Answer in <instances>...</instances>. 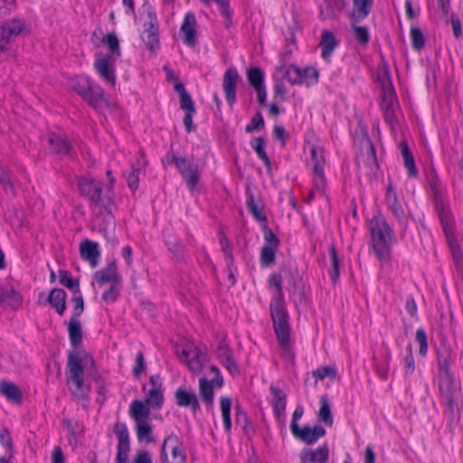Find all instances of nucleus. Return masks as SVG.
Returning a JSON list of instances; mask_svg holds the SVG:
<instances>
[{
    "label": "nucleus",
    "instance_id": "nucleus-1",
    "mask_svg": "<svg viewBox=\"0 0 463 463\" xmlns=\"http://www.w3.org/2000/svg\"><path fill=\"white\" fill-rule=\"evenodd\" d=\"M272 291V298L269 305L273 326L281 347L288 349L290 340V327L288 325V314L284 303L282 291V278L279 274H272L269 279Z\"/></svg>",
    "mask_w": 463,
    "mask_h": 463
},
{
    "label": "nucleus",
    "instance_id": "nucleus-2",
    "mask_svg": "<svg viewBox=\"0 0 463 463\" xmlns=\"http://www.w3.org/2000/svg\"><path fill=\"white\" fill-rule=\"evenodd\" d=\"M452 351L449 346H443L438 351L439 374L440 378L439 391L442 402L446 405L445 413L454 420L458 411V389L454 383L453 375L449 370Z\"/></svg>",
    "mask_w": 463,
    "mask_h": 463
},
{
    "label": "nucleus",
    "instance_id": "nucleus-3",
    "mask_svg": "<svg viewBox=\"0 0 463 463\" xmlns=\"http://www.w3.org/2000/svg\"><path fill=\"white\" fill-rule=\"evenodd\" d=\"M114 181L113 177H109V185L105 186L93 178L81 176L79 179L78 186L81 194L88 196L99 213L111 215L115 208L112 188Z\"/></svg>",
    "mask_w": 463,
    "mask_h": 463
},
{
    "label": "nucleus",
    "instance_id": "nucleus-4",
    "mask_svg": "<svg viewBox=\"0 0 463 463\" xmlns=\"http://www.w3.org/2000/svg\"><path fill=\"white\" fill-rule=\"evenodd\" d=\"M371 246L375 257L382 262L390 260L392 231L383 217L374 218L370 222Z\"/></svg>",
    "mask_w": 463,
    "mask_h": 463
},
{
    "label": "nucleus",
    "instance_id": "nucleus-5",
    "mask_svg": "<svg viewBox=\"0 0 463 463\" xmlns=\"http://www.w3.org/2000/svg\"><path fill=\"white\" fill-rule=\"evenodd\" d=\"M82 362L83 359L78 351L69 354L67 383L71 394L79 400L84 398L90 391L89 384L84 381Z\"/></svg>",
    "mask_w": 463,
    "mask_h": 463
},
{
    "label": "nucleus",
    "instance_id": "nucleus-6",
    "mask_svg": "<svg viewBox=\"0 0 463 463\" xmlns=\"http://www.w3.org/2000/svg\"><path fill=\"white\" fill-rule=\"evenodd\" d=\"M69 85L71 90L76 91L95 109H102L109 106L101 87L91 82L88 78L82 76L74 77L70 80Z\"/></svg>",
    "mask_w": 463,
    "mask_h": 463
},
{
    "label": "nucleus",
    "instance_id": "nucleus-7",
    "mask_svg": "<svg viewBox=\"0 0 463 463\" xmlns=\"http://www.w3.org/2000/svg\"><path fill=\"white\" fill-rule=\"evenodd\" d=\"M172 162L175 163L181 175L185 179L189 190L193 191L201 176L199 165L184 156H174Z\"/></svg>",
    "mask_w": 463,
    "mask_h": 463
},
{
    "label": "nucleus",
    "instance_id": "nucleus-8",
    "mask_svg": "<svg viewBox=\"0 0 463 463\" xmlns=\"http://www.w3.org/2000/svg\"><path fill=\"white\" fill-rule=\"evenodd\" d=\"M162 463H185L186 455L180 449L178 439L170 435L165 439L162 445Z\"/></svg>",
    "mask_w": 463,
    "mask_h": 463
},
{
    "label": "nucleus",
    "instance_id": "nucleus-9",
    "mask_svg": "<svg viewBox=\"0 0 463 463\" xmlns=\"http://www.w3.org/2000/svg\"><path fill=\"white\" fill-rule=\"evenodd\" d=\"M113 431L118 438L116 463H128L130 450L129 432L127 425L117 421Z\"/></svg>",
    "mask_w": 463,
    "mask_h": 463
},
{
    "label": "nucleus",
    "instance_id": "nucleus-10",
    "mask_svg": "<svg viewBox=\"0 0 463 463\" xmlns=\"http://www.w3.org/2000/svg\"><path fill=\"white\" fill-rule=\"evenodd\" d=\"M176 354L184 361L190 371L194 373H199L202 371L203 365L206 362L205 353L198 346H192L189 349H183L181 353L176 350Z\"/></svg>",
    "mask_w": 463,
    "mask_h": 463
},
{
    "label": "nucleus",
    "instance_id": "nucleus-11",
    "mask_svg": "<svg viewBox=\"0 0 463 463\" xmlns=\"http://www.w3.org/2000/svg\"><path fill=\"white\" fill-rule=\"evenodd\" d=\"M385 203L392 216L396 219L402 228L405 230L408 223V215L403 209V206L399 200L397 194L393 190L392 183L389 184L387 188Z\"/></svg>",
    "mask_w": 463,
    "mask_h": 463
},
{
    "label": "nucleus",
    "instance_id": "nucleus-12",
    "mask_svg": "<svg viewBox=\"0 0 463 463\" xmlns=\"http://www.w3.org/2000/svg\"><path fill=\"white\" fill-rule=\"evenodd\" d=\"M311 162L313 164V179L316 188L323 191L326 186V178L324 175L325 156L324 149L319 146H312Z\"/></svg>",
    "mask_w": 463,
    "mask_h": 463
},
{
    "label": "nucleus",
    "instance_id": "nucleus-13",
    "mask_svg": "<svg viewBox=\"0 0 463 463\" xmlns=\"http://www.w3.org/2000/svg\"><path fill=\"white\" fill-rule=\"evenodd\" d=\"M144 26L145 30L142 33V40L149 50L154 51L159 44L156 16L149 13Z\"/></svg>",
    "mask_w": 463,
    "mask_h": 463
},
{
    "label": "nucleus",
    "instance_id": "nucleus-14",
    "mask_svg": "<svg viewBox=\"0 0 463 463\" xmlns=\"http://www.w3.org/2000/svg\"><path fill=\"white\" fill-rule=\"evenodd\" d=\"M110 60V56H99L94 62V67L99 77L104 81L114 86L116 76L113 69V62Z\"/></svg>",
    "mask_w": 463,
    "mask_h": 463
},
{
    "label": "nucleus",
    "instance_id": "nucleus-15",
    "mask_svg": "<svg viewBox=\"0 0 463 463\" xmlns=\"http://www.w3.org/2000/svg\"><path fill=\"white\" fill-rule=\"evenodd\" d=\"M239 80V74L235 68H229L222 80V88L225 99L229 104L232 105L236 100V87Z\"/></svg>",
    "mask_w": 463,
    "mask_h": 463
},
{
    "label": "nucleus",
    "instance_id": "nucleus-16",
    "mask_svg": "<svg viewBox=\"0 0 463 463\" xmlns=\"http://www.w3.org/2000/svg\"><path fill=\"white\" fill-rule=\"evenodd\" d=\"M47 142L53 153L59 155L61 157H72V147L69 141L65 138L56 134L51 133L47 137Z\"/></svg>",
    "mask_w": 463,
    "mask_h": 463
},
{
    "label": "nucleus",
    "instance_id": "nucleus-17",
    "mask_svg": "<svg viewBox=\"0 0 463 463\" xmlns=\"http://www.w3.org/2000/svg\"><path fill=\"white\" fill-rule=\"evenodd\" d=\"M175 402L179 407L191 408L195 412L200 410L196 393L184 388H178L175 393Z\"/></svg>",
    "mask_w": 463,
    "mask_h": 463
},
{
    "label": "nucleus",
    "instance_id": "nucleus-18",
    "mask_svg": "<svg viewBox=\"0 0 463 463\" xmlns=\"http://www.w3.org/2000/svg\"><path fill=\"white\" fill-rule=\"evenodd\" d=\"M94 281L102 286L106 283L119 284L120 278L117 271V266L115 262L108 264L104 269L98 270L93 276Z\"/></svg>",
    "mask_w": 463,
    "mask_h": 463
},
{
    "label": "nucleus",
    "instance_id": "nucleus-19",
    "mask_svg": "<svg viewBox=\"0 0 463 463\" xmlns=\"http://www.w3.org/2000/svg\"><path fill=\"white\" fill-rule=\"evenodd\" d=\"M196 20L192 13L185 14L183 24L180 29V34L183 42L188 46H194L196 41L195 31Z\"/></svg>",
    "mask_w": 463,
    "mask_h": 463
},
{
    "label": "nucleus",
    "instance_id": "nucleus-20",
    "mask_svg": "<svg viewBox=\"0 0 463 463\" xmlns=\"http://www.w3.org/2000/svg\"><path fill=\"white\" fill-rule=\"evenodd\" d=\"M80 257L88 261L92 268L98 265L100 251L97 242L85 240L80 245Z\"/></svg>",
    "mask_w": 463,
    "mask_h": 463
},
{
    "label": "nucleus",
    "instance_id": "nucleus-21",
    "mask_svg": "<svg viewBox=\"0 0 463 463\" xmlns=\"http://www.w3.org/2000/svg\"><path fill=\"white\" fill-rule=\"evenodd\" d=\"M292 433L297 439H301L307 444H313L317 442L319 438L325 436L326 430L322 426L317 425L314 428L307 426L302 429L298 428L296 432Z\"/></svg>",
    "mask_w": 463,
    "mask_h": 463
},
{
    "label": "nucleus",
    "instance_id": "nucleus-22",
    "mask_svg": "<svg viewBox=\"0 0 463 463\" xmlns=\"http://www.w3.org/2000/svg\"><path fill=\"white\" fill-rule=\"evenodd\" d=\"M21 303L22 297L19 292L7 286L0 287V307L17 308Z\"/></svg>",
    "mask_w": 463,
    "mask_h": 463
},
{
    "label": "nucleus",
    "instance_id": "nucleus-23",
    "mask_svg": "<svg viewBox=\"0 0 463 463\" xmlns=\"http://www.w3.org/2000/svg\"><path fill=\"white\" fill-rule=\"evenodd\" d=\"M270 392L272 394L271 403L273 406L274 413L278 420L284 418L286 410V394L279 388L271 385Z\"/></svg>",
    "mask_w": 463,
    "mask_h": 463
},
{
    "label": "nucleus",
    "instance_id": "nucleus-24",
    "mask_svg": "<svg viewBox=\"0 0 463 463\" xmlns=\"http://www.w3.org/2000/svg\"><path fill=\"white\" fill-rule=\"evenodd\" d=\"M0 394L14 404H21L23 402L20 389L12 382H0Z\"/></svg>",
    "mask_w": 463,
    "mask_h": 463
},
{
    "label": "nucleus",
    "instance_id": "nucleus-25",
    "mask_svg": "<svg viewBox=\"0 0 463 463\" xmlns=\"http://www.w3.org/2000/svg\"><path fill=\"white\" fill-rule=\"evenodd\" d=\"M338 41L331 31L324 30L321 34L319 46L322 49L321 56L324 60H327L333 53Z\"/></svg>",
    "mask_w": 463,
    "mask_h": 463
},
{
    "label": "nucleus",
    "instance_id": "nucleus-26",
    "mask_svg": "<svg viewBox=\"0 0 463 463\" xmlns=\"http://www.w3.org/2000/svg\"><path fill=\"white\" fill-rule=\"evenodd\" d=\"M217 354L222 364L232 374L239 373V367L234 361L232 352L225 344H222L218 347Z\"/></svg>",
    "mask_w": 463,
    "mask_h": 463
},
{
    "label": "nucleus",
    "instance_id": "nucleus-27",
    "mask_svg": "<svg viewBox=\"0 0 463 463\" xmlns=\"http://www.w3.org/2000/svg\"><path fill=\"white\" fill-rule=\"evenodd\" d=\"M24 23L18 18L5 21L0 25V30L7 36L9 43L13 41L14 37L19 35L24 29Z\"/></svg>",
    "mask_w": 463,
    "mask_h": 463
},
{
    "label": "nucleus",
    "instance_id": "nucleus-28",
    "mask_svg": "<svg viewBox=\"0 0 463 463\" xmlns=\"http://www.w3.org/2000/svg\"><path fill=\"white\" fill-rule=\"evenodd\" d=\"M213 385H215L214 383L212 381H208L206 378H201L199 380V393L203 400V402L205 403V405L209 408L213 407V399H214V392H213Z\"/></svg>",
    "mask_w": 463,
    "mask_h": 463
},
{
    "label": "nucleus",
    "instance_id": "nucleus-29",
    "mask_svg": "<svg viewBox=\"0 0 463 463\" xmlns=\"http://www.w3.org/2000/svg\"><path fill=\"white\" fill-rule=\"evenodd\" d=\"M66 293L61 288H54L51 291L48 301L59 315H62L66 309Z\"/></svg>",
    "mask_w": 463,
    "mask_h": 463
},
{
    "label": "nucleus",
    "instance_id": "nucleus-30",
    "mask_svg": "<svg viewBox=\"0 0 463 463\" xmlns=\"http://www.w3.org/2000/svg\"><path fill=\"white\" fill-rule=\"evenodd\" d=\"M68 330L71 344L74 348H77L82 339V328L80 320L76 317H71Z\"/></svg>",
    "mask_w": 463,
    "mask_h": 463
},
{
    "label": "nucleus",
    "instance_id": "nucleus-31",
    "mask_svg": "<svg viewBox=\"0 0 463 463\" xmlns=\"http://www.w3.org/2000/svg\"><path fill=\"white\" fill-rule=\"evenodd\" d=\"M399 146L401 149L402 156L403 158L404 166L407 168L409 175L411 177H416L418 171L411 151L410 150L408 145L404 142L401 143Z\"/></svg>",
    "mask_w": 463,
    "mask_h": 463
},
{
    "label": "nucleus",
    "instance_id": "nucleus-32",
    "mask_svg": "<svg viewBox=\"0 0 463 463\" xmlns=\"http://www.w3.org/2000/svg\"><path fill=\"white\" fill-rule=\"evenodd\" d=\"M149 412V409L141 401L135 400L130 404L129 414L135 422L147 420Z\"/></svg>",
    "mask_w": 463,
    "mask_h": 463
},
{
    "label": "nucleus",
    "instance_id": "nucleus-33",
    "mask_svg": "<svg viewBox=\"0 0 463 463\" xmlns=\"http://www.w3.org/2000/svg\"><path fill=\"white\" fill-rule=\"evenodd\" d=\"M372 0H354L352 17L355 22L364 19L370 13Z\"/></svg>",
    "mask_w": 463,
    "mask_h": 463
},
{
    "label": "nucleus",
    "instance_id": "nucleus-34",
    "mask_svg": "<svg viewBox=\"0 0 463 463\" xmlns=\"http://www.w3.org/2000/svg\"><path fill=\"white\" fill-rule=\"evenodd\" d=\"M329 257L331 267L329 269V275L334 283H335L339 278V266H340V259L336 252V249L334 244L329 246Z\"/></svg>",
    "mask_w": 463,
    "mask_h": 463
},
{
    "label": "nucleus",
    "instance_id": "nucleus-35",
    "mask_svg": "<svg viewBox=\"0 0 463 463\" xmlns=\"http://www.w3.org/2000/svg\"><path fill=\"white\" fill-rule=\"evenodd\" d=\"M279 72L281 75L286 78L292 84H301V80L299 78L300 75V67L296 65H288V66H281L279 68Z\"/></svg>",
    "mask_w": 463,
    "mask_h": 463
},
{
    "label": "nucleus",
    "instance_id": "nucleus-36",
    "mask_svg": "<svg viewBox=\"0 0 463 463\" xmlns=\"http://www.w3.org/2000/svg\"><path fill=\"white\" fill-rule=\"evenodd\" d=\"M220 406L222 411V417L223 420V426L227 432L231 430L232 420H231V407L232 400L229 397H222L220 401Z\"/></svg>",
    "mask_w": 463,
    "mask_h": 463
},
{
    "label": "nucleus",
    "instance_id": "nucleus-37",
    "mask_svg": "<svg viewBox=\"0 0 463 463\" xmlns=\"http://www.w3.org/2000/svg\"><path fill=\"white\" fill-rule=\"evenodd\" d=\"M320 409L318 411V419L324 422L326 426L333 425V417L331 413L330 405L326 396H322L320 399Z\"/></svg>",
    "mask_w": 463,
    "mask_h": 463
},
{
    "label": "nucleus",
    "instance_id": "nucleus-38",
    "mask_svg": "<svg viewBox=\"0 0 463 463\" xmlns=\"http://www.w3.org/2000/svg\"><path fill=\"white\" fill-rule=\"evenodd\" d=\"M247 78L250 84L254 88V90L264 87V73L263 71L258 68L253 67L248 70Z\"/></svg>",
    "mask_w": 463,
    "mask_h": 463
},
{
    "label": "nucleus",
    "instance_id": "nucleus-39",
    "mask_svg": "<svg viewBox=\"0 0 463 463\" xmlns=\"http://www.w3.org/2000/svg\"><path fill=\"white\" fill-rule=\"evenodd\" d=\"M299 78L301 84L310 86L317 82L318 71L314 67L300 68Z\"/></svg>",
    "mask_w": 463,
    "mask_h": 463
},
{
    "label": "nucleus",
    "instance_id": "nucleus-40",
    "mask_svg": "<svg viewBox=\"0 0 463 463\" xmlns=\"http://www.w3.org/2000/svg\"><path fill=\"white\" fill-rule=\"evenodd\" d=\"M136 430L138 440H145L147 443L153 440L151 425L147 420L136 422Z\"/></svg>",
    "mask_w": 463,
    "mask_h": 463
},
{
    "label": "nucleus",
    "instance_id": "nucleus-41",
    "mask_svg": "<svg viewBox=\"0 0 463 463\" xmlns=\"http://www.w3.org/2000/svg\"><path fill=\"white\" fill-rule=\"evenodd\" d=\"M439 219L443 227V231L447 238L454 235V222L450 213L445 209L439 211Z\"/></svg>",
    "mask_w": 463,
    "mask_h": 463
},
{
    "label": "nucleus",
    "instance_id": "nucleus-42",
    "mask_svg": "<svg viewBox=\"0 0 463 463\" xmlns=\"http://www.w3.org/2000/svg\"><path fill=\"white\" fill-rule=\"evenodd\" d=\"M266 142L262 137H255L251 141V146L259 156V157L264 162L266 166H270V160L265 152Z\"/></svg>",
    "mask_w": 463,
    "mask_h": 463
},
{
    "label": "nucleus",
    "instance_id": "nucleus-43",
    "mask_svg": "<svg viewBox=\"0 0 463 463\" xmlns=\"http://www.w3.org/2000/svg\"><path fill=\"white\" fill-rule=\"evenodd\" d=\"M366 156L365 165L370 172H374L378 167L376 152L374 146L369 141L366 144Z\"/></svg>",
    "mask_w": 463,
    "mask_h": 463
},
{
    "label": "nucleus",
    "instance_id": "nucleus-44",
    "mask_svg": "<svg viewBox=\"0 0 463 463\" xmlns=\"http://www.w3.org/2000/svg\"><path fill=\"white\" fill-rule=\"evenodd\" d=\"M164 402L162 389H151L148 392L146 402L154 407L160 408Z\"/></svg>",
    "mask_w": 463,
    "mask_h": 463
},
{
    "label": "nucleus",
    "instance_id": "nucleus-45",
    "mask_svg": "<svg viewBox=\"0 0 463 463\" xmlns=\"http://www.w3.org/2000/svg\"><path fill=\"white\" fill-rule=\"evenodd\" d=\"M247 206L250 210V212L252 213V215L258 220V221H265L266 217L262 214L260 208L259 204L255 202L253 194L251 193L248 192V197L246 201Z\"/></svg>",
    "mask_w": 463,
    "mask_h": 463
},
{
    "label": "nucleus",
    "instance_id": "nucleus-46",
    "mask_svg": "<svg viewBox=\"0 0 463 463\" xmlns=\"http://www.w3.org/2000/svg\"><path fill=\"white\" fill-rule=\"evenodd\" d=\"M60 282L68 288L74 290V293H78L80 291L79 282L74 280L70 272L66 270L60 271Z\"/></svg>",
    "mask_w": 463,
    "mask_h": 463
},
{
    "label": "nucleus",
    "instance_id": "nucleus-47",
    "mask_svg": "<svg viewBox=\"0 0 463 463\" xmlns=\"http://www.w3.org/2000/svg\"><path fill=\"white\" fill-rule=\"evenodd\" d=\"M219 241L220 244L222 246V250L223 251L226 262L228 265H231L233 262V257L232 253V249L230 247L228 239L226 235L223 233V232H219Z\"/></svg>",
    "mask_w": 463,
    "mask_h": 463
},
{
    "label": "nucleus",
    "instance_id": "nucleus-48",
    "mask_svg": "<svg viewBox=\"0 0 463 463\" xmlns=\"http://www.w3.org/2000/svg\"><path fill=\"white\" fill-rule=\"evenodd\" d=\"M411 38L412 42V47L415 50H420L425 43L423 34L420 28L416 26L411 27Z\"/></svg>",
    "mask_w": 463,
    "mask_h": 463
},
{
    "label": "nucleus",
    "instance_id": "nucleus-49",
    "mask_svg": "<svg viewBox=\"0 0 463 463\" xmlns=\"http://www.w3.org/2000/svg\"><path fill=\"white\" fill-rule=\"evenodd\" d=\"M353 33L355 40L361 44H366L369 41V32L367 27L353 25Z\"/></svg>",
    "mask_w": 463,
    "mask_h": 463
},
{
    "label": "nucleus",
    "instance_id": "nucleus-50",
    "mask_svg": "<svg viewBox=\"0 0 463 463\" xmlns=\"http://www.w3.org/2000/svg\"><path fill=\"white\" fill-rule=\"evenodd\" d=\"M313 375L319 380H323L326 377L334 379L336 376V370L333 366L321 367L314 371Z\"/></svg>",
    "mask_w": 463,
    "mask_h": 463
},
{
    "label": "nucleus",
    "instance_id": "nucleus-51",
    "mask_svg": "<svg viewBox=\"0 0 463 463\" xmlns=\"http://www.w3.org/2000/svg\"><path fill=\"white\" fill-rule=\"evenodd\" d=\"M447 239H448L450 251H451V254L453 256L455 262L458 265H461L462 260H463V253H462L461 250L458 248V246L457 245V243L455 242L454 235L449 236V238H447Z\"/></svg>",
    "mask_w": 463,
    "mask_h": 463
},
{
    "label": "nucleus",
    "instance_id": "nucleus-52",
    "mask_svg": "<svg viewBox=\"0 0 463 463\" xmlns=\"http://www.w3.org/2000/svg\"><path fill=\"white\" fill-rule=\"evenodd\" d=\"M416 340L420 345L419 353L420 355L424 356L427 354L428 343H427V335L423 328L417 329Z\"/></svg>",
    "mask_w": 463,
    "mask_h": 463
},
{
    "label": "nucleus",
    "instance_id": "nucleus-53",
    "mask_svg": "<svg viewBox=\"0 0 463 463\" xmlns=\"http://www.w3.org/2000/svg\"><path fill=\"white\" fill-rule=\"evenodd\" d=\"M328 448L326 445L312 450L313 463H326L328 459Z\"/></svg>",
    "mask_w": 463,
    "mask_h": 463
},
{
    "label": "nucleus",
    "instance_id": "nucleus-54",
    "mask_svg": "<svg viewBox=\"0 0 463 463\" xmlns=\"http://www.w3.org/2000/svg\"><path fill=\"white\" fill-rule=\"evenodd\" d=\"M275 248L263 246L261 250L260 260L264 266H269L275 260Z\"/></svg>",
    "mask_w": 463,
    "mask_h": 463
},
{
    "label": "nucleus",
    "instance_id": "nucleus-55",
    "mask_svg": "<svg viewBox=\"0 0 463 463\" xmlns=\"http://www.w3.org/2000/svg\"><path fill=\"white\" fill-rule=\"evenodd\" d=\"M103 42L108 46L109 50L111 52L112 54L116 53L117 55L119 54V44L118 40L116 34L109 33L106 37H104Z\"/></svg>",
    "mask_w": 463,
    "mask_h": 463
},
{
    "label": "nucleus",
    "instance_id": "nucleus-56",
    "mask_svg": "<svg viewBox=\"0 0 463 463\" xmlns=\"http://www.w3.org/2000/svg\"><path fill=\"white\" fill-rule=\"evenodd\" d=\"M146 370L145 357L142 352H138L136 356V365L133 368V375L138 379L140 374Z\"/></svg>",
    "mask_w": 463,
    "mask_h": 463
},
{
    "label": "nucleus",
    "instance_id": "nucleus-57",
    "mask_svg": "<svg viewBox=\"0 0 463 463\" xmlns=\"http://www.w3.org/2000/svg\"><path fill=\"white\" fill-rule=\"evenodd\" d=\"M72 301L74 303V308H73V314H72L71 317L78 318L84 310V301H83L82 296L80 295V291L78 293H74Z\"/></svg>",
    "mask_w": 463,
    "mask_h": 463
},
{
    "label": "nucleus",
    "instance_id": "nucleus-58",
    "mask_svg": "<svg viewBox=\"0 0 463 463\" xmlns=\"http://www.w3.org/2000/svg\"><path fill=\"white\" fill-rule=\"evenodd\" d=\"M139 173L140 167H133L132 171L128 175V185L133 191L137 190L138 187Z\"/></svg>",
    "mask_w": 463,
    "mask_h": 463
},
{
    "label": "nucleus",
    "instance_id": "nucleus-59",
    "mask_svg": "<svg viewBox=\"0 0 463 463\" xmlns=\"http://www.w3.org/2000/svg\"><path fill=\"white\" fill-rule=\"evenodd\" d=\"M292 298L293 301L297 303H302L305 301V290L302 283L300 281L294 283V288L292 291Z\"/></svg>",
    "mask_w": 463,
    "mask_h": 463
},
{
    "label": "nucleus",
    "instance_id": "nucleus-60",
    "mask_svg": "<svg viewBox=\"0 0 463 463\" xmlns=\"http://www.w3.org/2000/svg\"><path fill=\"white\" fill-rule=\"evenodd\" d=\"M408 354L404 357V364H405V374H411L415 368L414 359L412 355V346L411 345H408L407 346Z\"/></svg>",
    "mask_w": 463,
    "mask_h": 463
},
{
    "label": "nucleus",
    "instance_id": "nucleus-61",
    "mask_svg": "<svg viewBox=\"0 0 463 463\" xmlns=\"http://www.w3.org/2000/svg\"><path fill=\"white\" fill-rule=\"evenodd\" d=\"M118 284H111L109 288L102 294V299L106 302H115L119 295Z\"/></svg>",
    "mask_w": 463,
    "mask_h": 463
},
{
    "label": "nucleus",
    "instance_id": "nucleus-62",
    "mask_svg": "<svg viewBox=\"0 0 463 463\" xmlns=\"http://www.w3.org/2000/svg\"><path fill=\"white\" fill-rule=\"evenodd\" d=\"M180 106L181 109H183L186 112H195L194 103L192 99L191 95L188 92L182 93V95L180 96Z\"/></svg>",
    "mask_w": 463,
    "mask_h": 463
},
{
    "label": "nucleus",
    "instance_id": "nucleus-63",
    "mask_svg": "<svg viewBox=\"0 0 463 463\" xmlns=\"http://www.w3.org/2000/svg\"><path fill=\"white\" fill-rule=\"evenodd\" d=\"M264 240L265 243L263 246H269L275 249L279 246V241L278 237L267 227L264 229Z\"/></svg>",
    "mask_w": 463,
    "mask_h": 463
},
{
    "label": "nucleus",
    "instance_id": "nucleus-64",
    "mask_svg": "<svg viewBox=\"0 0 463 463\" xmlns=\"http://www.w3.org/2000/svg\"><path fill=\"white\" fill-rule=\"evenodd\" d=\"M15 8L14 0H0V18L10 14Z\"/></svg>",
    "mask_w": 463,
    "mask_h": 463
}]
</instances>
